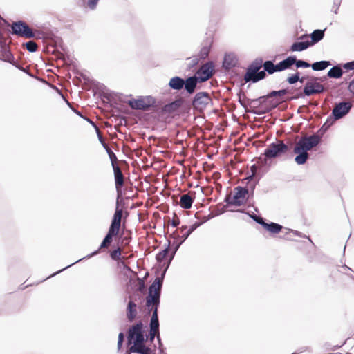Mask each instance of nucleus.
Segmentation results:
<instances>
[{
  "mask_svg": "<svg viewBox=\"0 0 354 354\" xmlns=\"http://www.w3.org/2000/svg\"><path fill=\"white\" fill-rule=\"evenodd\" d=\"M120 226H121V212L119 210H117L116 212H114V214H113L108 232L104 237L98 249L93 251V252L88 254V255L77 260L74 263L66 266L65 268L57 271V272L53 274V276L62 272V271L65 270L66 269L70 268L71 266H73L74 264H75L84 259H90L92 257L100 253V251L102 249L108 248L111 244V243L113 241V238L114 236H117L118 235V234L120 232Z\"/></svg>",
  "mask_w": 354,
  "mask_h": 354,
  "instance_id": "obj_1",
  "label": "nucleus"
},
{
  "mask_svg": "<svg viewBox=\"0 0 354 354\" xmlns=\"http://www.w3.org/2000/svg\"><path fill=\"white\" fill-rule=\"evenodd\" d=\"M320 142L321 136L317 133L301 136L293 148V152L296 154L295 162L298 165H304L309 158L308 151L317 146Z\"/></svg>",
  "mask_w": 354,
  "mask_h": 354,
  "instance_id": "obj_2",
  "label": "nucleus"
},
{
  "mask_svg": "<svg viewBox=\"0 0 354 354\" xmlns=\"http://www.w3.org/2000/svg\"><path fill=\"white\" fill-rule=\"evenodd\" d=\"M0 19L6 26H10V33L12 35L27 39H31L36 37V31L31 28L24 21L19 20L12 22V24L10 25L9 23L1 17H0Z\"/></svg>",
  "mask_w": 354,
  "mask_h": 354,
  "instance_id": "obj_3",
  "label": "nucleus"
},
{
  "mask_svg": "<svg viewBox=\"0 0 354 354\" xmlns=\"http://www.w3.org/2000/svg\"><path fill=\"white\" fill-rule=\"evenodd\" d=\"M158 102L151 95L140 96L138 99L129 100L127 102L129 106L134 110L140 111H158Z\"/></svg>",
  "mask_w": 354,
  "mask_h": 354,
  "instance_id": "obj_4",
  "label": "nucleus"
},
{
  "mask_svg": "<svg viewBox=\"0 0 354 354\" xmlns=\"http://www.w3.org/2000/svg\"><path fill=\"white\" fill-rule=\"evenodd\" d=\"M263 65L262 58H256L248 66L243 80L245 82L257 83L262 80V77L259 75L260 69Z\"/></svg>",
  "mask_w": 354,
  "mask_h": 354,
  "instance_id": "obj_5",
  "label": "nucleus"
},
{
  "mask_svg": "<svg viewBox=\"0 0 354 354\" xmlns=\"http://www.w3.org/2000/svg\"><path fill=\"white\" fill-rule=\"evenodd\" d=\"M250 198L249 190L247 187L237 186L235 187V193L232 198L230 195H227L224 201L227 205H234L239 207L245 204Z\"/></svg>",
  "mask_w": 354,
  "mask_h": 354,
  "instance_id": "obj_6",
  "label": "nucleus"
},
{
  "mask_svg": "<svg viewBox=\"0 0 354 354\" xmlns=\"http://www.w3.org/2000/svg\"><path fill=\"white\" fill-rule=\"evenodd\" d=\"M288 146L283 141H278L270 143L268 147L264 150L263 155L265 156L264 162L269 159H273L281 156L288 151Z\"/></svg>",
  "mask_w": 354,
  "mask_h": 354,
  "instance_id": "obj_7",
  "label": "nucleus"
},
{
  "mask_svg": "<svg viewBox=\"0 0 354 354\" xmlns=\"http://www.w3.org/2000/svg\"><path fill=\"white\" fill-rule=\"evenodd\" d=\"M212 101V100L207 92L201 91L196 93L194 96L192 106L194 110L202 113Z\"/></svg>",
  "mask_w": 354,
  "mask_h": 354,
  "instance_id": "obj_8",
  "label": "nucleus"
},
{
  "mask_svg": "<svg viewBox=\"0 0 354 354\" xmlns=\"http://www.w3.org/2000/svg\"><path fill=\"white\" fill-rule=\"evenodd\" d=\"M353 104L350 101L344 100L335 102L330 115L333 118V120H340L350 113Z\"/></svg>",
  "mask_w": 354,
  "mask_h": 354,
  "instance_id": "obj_9",
  "label": "nucleus"
},
{
  "mask_svg": "<svg viewBox=\"0 0 354 354\" xmlns=\"http://www.w3.org/2000/svg\"><path fill=\"white\" fill-rule=\"evenodd\" d=\"M262 97H266V95ZM262 102V106H261V110L257 111H251L252 113L261 115L270 113L277 107H278L283 100L280 99H272V98H265Z\"/></svg>",
  "mask_w": 354,
  "mask_h": 354,
  "instance_id": "obj_10",
  "label": "nucleus"
},
{
  "mask_svg": "<svg viewBox=\"0 0 354 354\" xmlns=\"http://www.w3.org/2000/svg\"><path fill=\"white\" fill-rule=\"evenodd\" d=\"M214 73V64L212 61H208L201 65L194 75L199 81L203 83L212 77Z\"/></svg>",
  "mask_w": 354,
  "mask_h": 354,
  "instance_id": "obj_11",
  "label": "nucleus"
},
{
  "mask_svg": "<svg viewBox=\"0 0 354 354\" xmlns=\"http://www.w3.org/2000/svg\"><path fill=\"white\" fill-rule=\"evenodd\" d=\"M185 100L183 97H179L175 100L165 104L161 107L160 113L162 115H171L176 113L184 104Z\"/></svg>",
  "mask_w": 354,
  "mask_h": 354,
  "instance_id": "obj_12",
  "label": "nucleus"
},
{
  "mask_svg": "<svg viewBox=\"0 0 354 354\" xmlns=\"http://www.w3.org/2000/svg\"><path fill=\"white\" fill-rule=\"evenodd\" d=\"M160 292L148 290L145 304L147 310H158L160 303Z\"/></svg>",
  "mask_w": 354,
  "mask_h": 354,
  "instance_id": "obj_13",
  "label": "nucleus"
},
{
  "mask_svg": "<svg viewBox=\"0 0 354 354\" xmlns=\"http://www.w3.org/2000/svg\"><path fill=\"white\" fill-rule=\"evenodd\" d=\"M160 269L162 270L160 271L159 269L156 270V277L153 281V283L150 285L149 289L161 293V288L167 270H165V268H160Z\"/></svg>",
  "mask_w": 354,
  "mask_h": 354,
  "instance_id": "obj_14",
  "label": "nucleus"
},
{
  "mask_svg": "<svg viewBox=\"0 0 354 354\" xmlns=\"http://www.w3.org/2000/svg\"><path fill=\"white\" fill-rule=\"evenodd\" d=\"M289 95L286 96L284 102H290L292 100L303 99L306 97V95L304 93V87L301 86L299 87L290 86L288 87Z\"/></svg>",
  "mask_w": 354,
  "mask_h": 354,
  "instance_id": "obj_15",
  "label": "nucleus"
},
{
  "mask_svg": "<svg viewBox=\"0 0 354 354\" xmlns=\"http://www.w3.org/2000/svg\"><path fill=\"white\" fill-rule=\"evenodd\" d=\"M15 59L10 47L7 45L6 39L0 40V60L10 62Z\"/></svg>",
  "mask_w": 354,
  "mask_h": 354,
  "instance_id": "obj_16",
  "label": "nucleus"
},
{
  "mask_svg": "<svg viewBox=\"0 0 354 354\" xmlns=\"http://www.w3.org/2000/svg\"><path fill=\"white\" fill-rule=\"evenodd\" d=\"M198 83L201 82L196 77V75H193L185 79V86L183 88L187 94L192 95L195 92Z\"/></svg>",
  "mask_w": 354,
  "mask_h": 354,
  "instance_id": "obj_17",
  "label": "nucleus"
},
{
  "mask_svg": "<svg viewBox=\"0 0 354 354\" xmlns=\"http://www.w3.org/2000/svg\"><path fill=\"white\" fill-rule=\"evenodd\" d=\"M213 44V38L211 35L206 37V39L201 44V48L198 53V57L201 59H205L212 48V46Z\"/></svg>",
  "mask_w": 354,
  "mask_h": 354,
  "instance_id": "obj_18",
  "label": "nucleus"
},
{
  "mask_svg": "<svg viewBox=\"0 0 354 354\" xmlns=\"http://www.w3.org/2000/svg\"><path fill=\"white\" fill-rule=\"evenodd\" d=\"M134 277L136 278L134 279L133 277H130L129 280L131 289L135 292L145 293L146 291V286L145 284L144 279H140L137 275Z\"/></svg>",
  "mask_w": 354,
  "mask_h": 354,
  "instance_id": "obj_19",
  "label": "nucleus"
},
{
  "mask_svg": "<svg viewBox=\"0 0 354 354\" xmlns=\"http://www.w3.org/2000/svg\"><path fill=\"white\" fill-rule=\"evenodd\" d=\"M142 324L141 322H140L129 329L128 334V342L129 344L132 343L133 340V342H137L139 335L142 337H144L142 332Z\"/></svg>",
  "mask_w": 354,
  "mask_h": 354,
  "instance_id": "obj_20",
  "label": "nucleus"
},
{
  "mask_svg": "<svg viewBox=\"0 0 354 354\" xmlns=\"http://www.w3.org/2000/svg\"><path fill=\"white\" fill-rule=\"evenodd\" d=\"M112 168L113 170L115 188L117 192H121L122 187L124 186V176L118 165H113Z\"/></svg>",
  "mask_w": 354,
  "mask_h": 354,
  "instance_id": "obj_21",
  "label": "nucleus"
},
{
  "mask_svg": "<svg viewBox=\"0 0 354 354\" xmlns=\"http://www.w3.org/2000/svg\"><path fill=\"white\" fill-rule=\"evenodd\" d=\"M138 339L137 342H134V344L130 347V351L140 354H149V348L143 344L144 337L139 335Z\"/></svg>",
  "mask_w": 354,
  "mask_h": 354,
  "instance_id": "obj_22",
  "label": "nucleus"
},
{
  "mask_svg": "<svg viewBox=\"0 0 354 354\" xmlns=\"http://www.w3.org/2000/svg\"><path fill=\"white\" fill-rule=\"evenodd\" d=\"M262 67L263 70L260 71L259 75L262 77V80H264L267 77V74L272 75L277 73L276 64H274V60H266L263 62Z\"/></svg>",
  "mask_w": 354,
  "mask_h": 354,
  "instance_id": "obj_23",
  "label": "nucleus"
},
{
  "mask_svg": "<svg viewBox=\"0 0 354 354\" xmlns=\"http://www.w3.org/2000/svg\"><path fill=\"white\" fill-rule=\"evenodd\" d=\"M238 59L233 53H226L224 56L222 66L225 70H230L236 66Z\"/></svg>",
  "mask_w": 354,
  "mask_h": 354,
  "instance_id": "obj_24",
  "label": "nucleus"
},
{
  "mask_svg": "<svg viewBox=\"0 0 354 354\" xmlns=\"http://www.w3.org/2000/svg\"><path fill=\"white\" fill-rule=\"evenodd\" d=\"M159 333V322L158 311H153L150 323V339L153 340L156 335Z\"/></svg>",
  "mask_w": 354,
  "mask_h": 354,
  "instance_id": "obj_25",
  "label": "nucleus"
},
{
  "mask_svg": "<svg viewBox=\"0 0 354 354\" xmlns=\"http://www.w3.org/2000/svg\"><path fill=\"white\" fill-rule=\"evenodd\" d=\"M306 77L308 78V80L304 84V93L306 95V97L316 95L313 80H318L319 78L314 76Z\"/></svg>",
  "mask_w": 354,
  "mask_h": 354,
  "instance_id": "obj_26",
  "label": "nucleus"
},
{
  "mask_svg": "<svg viewBox=\"0 0 354 354\" xmlns=\"http://www.w3.org/2000/svg\"><path fill=\"white\" fill-rule=\"evenodd\" d=\"M168 86L172 90L180 91L185 86V79L180 76H174L169 80Z\"/></svg>",
  "mask_w": 354,
  "mask_h": 354,
  "instance_id": "obj_27",
  "label": "nucleus"
},
{
  "mask_svg": "<svg viewBox=\"0 0 354 354\" xmlns=\"http://www.w3.org/2000/svg\"><path fill=\"white\" fill-rule=\"evenodd\" d=\"M326 28H324L323 30L321 29H316L313 31L312 33L309 35V37H310V40H308V43L310 44V46L315 45L318 42H319L324 37V32Z\"/></svg>",
  "mask_w": 354,
  "mask_h": 354,
  "instance_id": "obj_28",
  "label": "nucleus"
},
{
  "mask_svg": "<svg viewBox=\"0 0 354 354\" xmlns=\"http://www.w3.org/2000/svg\"><path fill=\"white\" fill-rule=\"evenodd\" d=\"M344 71L342 64L333 66L327 73V77L333 79H339L342 77Z\"/></svg>",
  "mask_w": 354,
  "mask_h": 354,
  "instance_id": "obj_29",
  "label": "nucleus"
},
{
  "mask_svg": "<svg viewBox=\"0 0 354 354\" xmlns=\"http://www.w3.org/2000/svg\"><path fill=\"white\" fill-rule=\"evenodd\" d=\"M167 241V244L165 245V248L160 250L156 255V259L157 262L160 263V265H162V263H164L163 261L166 259L169 252L171 241L168 240Z\"/></svg>",
  "mask_w": 354,
  "mask_h": 354,
  "instance_id": "obj_30",
  "label": "nucleus"
},
{
  "mask_svg": "<svg viewBox=\"0 0 354 354\" xmlns=\"http://www.w3.org/2000/svg\"><path fill=\"white\" fill-rule=\"evenodd\" d=\"M306 78L305 76H301L300 72L297 71L295 73L289 74L286 82L290 85L295 84L298 82L302 84Z\"/></svg>",
  "mask_w": 354,
  "mask_h": 354,
  "instance_id": "obj_31",
  "label": "nucleus"
},
{
  "mask_svg": "<svg viewBox=\"0 0 354 354\" xmlns=\"http://www.w3.org/2000/svg\"><path fill=\"white\" fill-rule=\"evenodd\" d=\"M310 46L308 40L302 41H295L290 47V50L292 52H301Z\"/></svg>",
  "mask_w": 354,
  "mask_h": 354,
  "instance_id": "obj_32",
  "label": "nucleus"
},
{
  "mask_svg": "<svg viewBox=\"0 0 354 354\" xmlns=\"http://www.w3.org/2000/svg\"><path fill=\"white\" fill-rule=\"evenodd\" d=\"M193 202L194 198L190 196L188 194H183L180 198V206L185 209H190Z\"/></svg>",
  "mask_w": 354,
  "mask_h": 354,
  "instance_id": "obj_33",
  "label": "nucleus"
},
{
  "mask_svg": "<svg viewBox=\"0 0 354 354\" xmlns=\"http://www.w3.org/2000/svg\"><path fill=\"white\" fill-rule=\"evenodd\" d=\"M292 67L290 55L276 64L277 72H281Z\"/></svg>",
  "mask_w": 354,
  "mask_h": 354,
  "instance_id": "obj_34",
  "label": "nucleus"
},
{
  "mask_svg": "<svg viewBox=\"0 0 354 354\" xmlns=\"http://www.w3.org/2000/svg\"><path fill=\"white\" fill-rule=\"evenodd\" d=\"M178 250V249H177L176 247H174L172 245H171L168 254L169 259L167 261L162 263V265H159V267L160 268H165L167 270Z\"/></svg>",
  "mask_w": 354,
  "mask_h": 354,
  "instance_id": "obj_35",
  "label": "nucleus"
},
{
  "mask_svg": "<svg viewBox=\"0 0 354 354\" xmlns=\"http://www.w3.org/2000/svg\"><path fill=\"white\" fill-rule=\"evenodd\" d=\"M283 228V226L279 223L270 222L267 223L264 226V229L268 231L271 234H278Z\"/></svg>",
  "mask_w": 354,
  "mask_h": 354,
  "instance_id": "obj_36",
  "label": "nucleus"
},
{
  "mask_svg": "<svg viewBox=\"0 0 354 354\" xmlns=\"http://www.w3.org/2000/svg\"><path fill=\"white\" fill-rule=\"evenodd\" d=\"M331 65V63L330 61L328 60H322V61H317L312 64H310V67L313 71H320L326 69L329 66Z\"/></svg>",
  "mask_w": 354,
  "mask_h": 354,
  "instance_id": "obj_37",
  "label": "nucleus"
},
{
  "mask_svg": "<svg viewBox=\"0 0 354 354\" xmlns=\"http://www.w3.org/2000/svg\"><path fill=\"white\" fill-rule=\"evenodd\" d=\"M335 120H333V118L329 115L326 122L323 124V125L320 127L318 131L316 133L319 136L322 137V136L328 131V129L334 124Z\"/></svg>",
  "mask_w": 354,
  "mask_h": 354,
  "instance_id": "obj_38",
  "label": "nucleus"
},
{
  "mask_svg": "<svg viewBox=\"0 0 354 354\" xmlns=\"http://www.w3.org/2000/svg\"><path fill=\"white\" fill-rule=\"evenodd\" d=\"M292 66L295 65L297 68H306L310 67V64L304 59H297L295 55H290Z\"/></svg>",
  "mask_w": 354,
  "mask_h": 354,
  "instance_id": "obj_39",
  "label": "nucleus"
},
{
  "mask_svg": "<svg viewBox=\"0 0 354 354\" xmlns=\"http://www.w3.org/2000/svg\"><path fill=\"white\" fill-rule=\"evenodd\" d=\"M263 99H265V97H261V96H260L259 97L256 98V99H252V100L248 99V101L250 102V103L248 104L252 108V109L250 111V112L261 110V106H262L261 101L263 100Z\"/></svg>",
  "mask_w": 354,
  "mask_h": 354,
  "instance_id": "obj_40",
  "label": "nucleus"
},
{
  "mask_svg": "<svg viewBox=\"0 0 354 354\" xmlns=\"http://www.w3.org/2000/svg\"><path fill=\"white\" fill-rule=\"evenodd\" d=\"M189 236L185 232L183 233L182 236L177 235L176 236H174V240L172 243L171 242V245H172L174 247H176L177 249H179L180 245L186 241Z\"/></svg>",
  "mask_w": 354,
  "mask_h": 354,
  "instance_id": "obj_41",
  "label": "nucleus"
},
{
  "mask_svg": "<svg viewBox=\"0 0 354 354\" xmlns=\"http://www.w3.org/2000/svg\"><path fill=\"white\" fill-rule=\"evenodd\" d=\"M103 148L106 150V151L109 157V159H110L111 163V166H113V165H118L117 164L118 158H117L116 155L115 154V153L112 151L111 147L107 145L105 146V147H103Z\"/></svg>",
  "mask_w": 354,
  "mask_h": 354,
  "instance_id": "obj_42",
  "label": "nucleus"
},
{
  "mask_svg": "<svg viewBox=\"0 0 354 354\" xmlns=\"http://www.w3.org/2000/svg\"><path fill=\"white\" fill-rule=\"evenodd\" d=\"M22 46L30 53H35L38 49L37 44L32 40L24 43Z\"/></svg>",
  "mask_w": 354,
  "mask_h": 354,
  "instance_id": "obj_43",
  "label": "nucleus"
},
{
  "mask_svg": "<svg viewBox=\"0 0 354 354\" xmlns=\"http://www.w3.org/2000/svg\"><path fill=\"white\" fill-rule=\"evenodd\" d=\"M223 16V13L221 11L218 12L216 8H212L210 12V20L212 21H216L219 20Z\"/></svg>",
  "mask_w": 354,
  "mask_h": 354,
  "instance_id": "obj_44",
  "label": "nucleus"
},
{
  "mask_svg": "<svg viewBox=\"0 0 354 354\" xmlns=\"http://www.w3.org/2000/svg\"><path fill=\"white\" fill-rule=\"evenodd\" d=\"M313 82L315 85L316 95L323 93L326 91V88L320 82H318V80H313Z\"/></svg>",
  "mask_w": 354,
  "mask_h": 354,
  "instance_id": "obj_45",
  "label": "nucleus"
},
{
  "mask_svg": "<svg viewBox=\"0 0 354 354\" xmlns=\"http://www.w3.org/2000/svg\"><path fill=\"white\" fill-rule=\"evenodd\" d=\"M121 257V250L119 247L110 252V257L113 261H118Z\"/></svg>",
  "mask_w": 354,
  "mask_h": 354,
  "instance_id": "obj_46",
  "label": "nucleus"
},
{
  "mask_svg": "<svg viewBox=\"0 0 354 354\" xmlns=\"http://www.w3.org/2000/svg\"><path fill=\"white\" fill-rule=\"evenodd\" d=\"M10 64H11L12 66H15L17 68H18L19 70H20L21 71L26 73L27 75H28L30 77H33V75H32V73L29 71V70L27 68H24L21 65H20L19 64L17 63L16 62H15V60L13 59V61H11L10 62H9Z\"/></svg>",
  "mask_w": 354,
  "mask_h": 354,
  "instance_id": "obj_47",
  "label": "nucleus"
},
{
  "mask_svg": "<svg viewBox=\"0 0 354 354\" xmlns=\"http://www.w3.org/2000/svg\"><path fill=\"white\" fill-rule=\"evenodd\" d=\"M203 224V222H202V221H196L194 224H192L189 227V229L185 231V232L186 234H187L189 236H190V234L195 230H196L198 227H200L201 225Z\"/></svg>",
  "mask_w": 354,
  "mask_h": 354,
  "instance_id": "obj_48",
  "label": "nucleus"
},
{
  "mask_svg": "<svg viewBox=\"0 0 354 354\" xmlns=\"http://www.w3.org/2000/svg\"><path fill=\"white\" fill-rule=\"evenodd\" d=\"M122 204H124V202H123V200L121 198V192H118L115 212H116L117 210L120 211L121 212V217L122 216V210L120 208V207Z\"/></svg>",
  "mask_w": 354,
  "mask_h": 354,
  "instance_id": "obj_49",
  "label": "nucleus"
},
{
  "mask_svg": "<svg viewBox=\"0 0 354 354\" xmlns=\"http://www.w3.org/2000/svg\"><path fill=\"white\" fill-rule=\"evenodd\" d=\"M258 182H259V180L254 181L252 183H247L248 185L245 187H247L249 190L250 197L253 196L254 192L255 190V187H256V185H257Z\"/></svg>",
  "mask_w": 354,
  "mask_h": 354,
  "instance_id": "obj_50",
  "label": "nucleus"
},
{
  "mask_svg": "<svg viewBox=\"0 0 354 354\" xmlns=\"http://www.w3.org/2000/svg\"><path fill=\"white\" fill-rule=\"evenodd\" d=\"M187 59H191L190 62L189 63V65H188V69H191V68L195 67L196 66L198 65V64L199 62L198 58L196 56H193L192 57L187 58Z\"/></svg>",
  "mask_w": 354,
  "mask_h": 354,
  "instance_id": "obj_51",
  "label": "nucleus"
},
{
  "mask_svg": "<svg viewBox=\"0 0 354 354\" xmlns=\"http://www.w3.org/2000/svg\"><path fill=\"white\" fill-rule=\"evenodd\" d=\"M237 95H238V98H239L238 102L243 107L245 108L247 106V104L243 102V100L242 99V98H246L245 93L241 90H240L239 91V93H237Z\"/></svg>",
  "mask_w": 354,
  "mask_h": 354,
  "instance_id": "obj_52",
  "label": "nucleus"
},
{
  "mask_svg": "<svg viewBox=\"0 0 354 354\" xmlns=\"http://www.w3.org/2000/svg\"><path fill=\"white\" fill-rule=\"evenodd\" d=\"M342 0H333V5L331 11L335 14H337L338 9L342 3Z\"/></svg>",
  "mask_w": 354,
  "mask_h": 354,
  "instance_id": "obj_53",
  "label": "nucleus"
},
{
  "mask_svg": "<svg viewBox=\"0 0 354 354\" xmlns=\"http://www.w3.org/2000/svg\"><path fill=\"white\" fill-rule=\"evenodd\" d=\"M342 66L343 69L346 71H353L354 70V60L342 64Z\"/></svg>",
  "mask_w": 354,
  "mask_h": 354,
  "instance_id": "obj_54",
  "label": "nucleus"
},
{
  "mask_svg": "<svg viewBox=\"0 0 354 354\" xmlns=\"http://www.w3.org/2000/svg\"><path fill=\"white\" fill-rule=\"evenodd\" d=\"M95 131H96L99 142L101 143V145L103 147H105V146L107 145V144L106 143L104 139L103 138L102 135L99 128H96Z\"/></svg>",
  "mask_w": 354,
  "mask_h": 354,
  "instance_id": "obj_55",
  "label": "nucleus"
},
{
  "mask_svg": "<svg viewBox=\"0 0 354 354\" xmlns=\"http://www.w3.org/2000/svg\"><path fill=\"white\" fill-rule=\"evenodd\" d=\"M288 92H289L288 87L278 90L277 91L278 97H282L285 95H287V96L289 95Z\"/></svg>",
  "mask_w": 354,
  "mask_h": 354,
  "instance_id": "obj_56",
  "label": "nucleus"
},
{
  "mask_svg": "<svg viewBox=\"0 0 354 354\" xmlns=\"http://www.w3.org/2000/svg\"><path fill=\"white\" fill-rule=\"evenodd\" d=\"M254 221L257 223L261 225L263 228H264V226L266 225V224L267 223V222H266V219L260 215H258V216L256 218V219H254Z\"/></svg>",
  "mask_w": 354,
  "mask_h": 354,
  "instance_id": "obj_57",
  "label": "nucleus"
},
{
  "mask_svg": "<svg viewBox=\"0 0 354 354\" xmlns=\"http://www.w3.org/2000/svg\"><path fill=\"white\" fill-rule=\"evenodd\" d=\"M100 0H88L87 6L91 10H95Z\"/></svg>",
  "mask_w": 354,
  "mask_h": 354,
  "instance_id": "obj_58",
  "label": "nucleus"
},
{
  "mask_svg": "<svg viewBox=\"0 0 354 354\" xmlns=\"http://www.w3.org/2000/svg\"><path fill=\"white\" fill-rule=\"evenodd\" d=\"M227 206L228 205H223V207L221 208H219V207H217V208H216V209L215 211V213H214L216 216H219V215L223 214L224 212H225Z\"/></svg>",
  "mask_w": 354,
  "mask_h": 354,
  "instance_id": "obj_59",
  "label": "nucleus"
},
{
  "mask_svg": "<svg viewBox=\"0 0 354 354\" xmlns=\"http://www.w3.org/2000/svg\"><path fill=\"white\" fill-rule=\"evenodd\" d=\"M266 98L279 99L277 91H272L266 95Z\"/></svg>",
  "mask_w": 354,
  "mask_h": 354,
  "instance_id": "obj_60",
  "label": "nucleus"
},
{
  "mask_svg": "<svg viewBox=\"0 0 354 354\" xmlns=\"http://www.w3.org/2000/svg\"><path fill=\"white\" fill-rule=\"evenodd\" d=\"M180 221V219L176 216V218H174L171 221L170 224L173 227H176L179 225Z\"/></svg>",
  "mask_w": 354,
  "mask_h": 354,
  "instance_id": "obj_61",
  "label": "nucleus"
},
{
  "mask_svg": "<svg viewBox=\"0 0 354 354\" xmlns=\"http://www.w3.org/2000/svg\"><path fill=\"white\" fill-rule=\"evenodd\" d=\"M348 91L354 95V78L349 82L348 86Z\"/></svg>",
  "mask_w": 354,
  "mask_h": 354,
  "instance_id": "obj_62",
  "label": "nucleus"
},
{
  "mask_svg": "<svg viewBox=\"0 0 354 354\" xmlns=\"http://www.w3.org/2000/svg\"><path fill=\"white\" fill-rule=\"evenodd\" d=\"M123 341H124V334L122 333H120L118 335V348H121Z\"/></svg>",
  "mask_w": 354,
  "mask_h": 354,
  "instance_id": "obj_63",
  "label": "nucleus"
},
{
  "mask_svg": "<svg viewBox=\"0 0 354 354\" xmlns=\"http://www.w3.org/2000/svg\"><path fill=\"white\" fill-rule=\"evenodd\" d=\"M136 304L131 300H130L127 304L126 310H136Z\"/></svg>",
  "mask_w": 354,
  "mask_h": 354,
  "instance_id": "obj_64",
  "label": "nucleus"
}]
</instances>
